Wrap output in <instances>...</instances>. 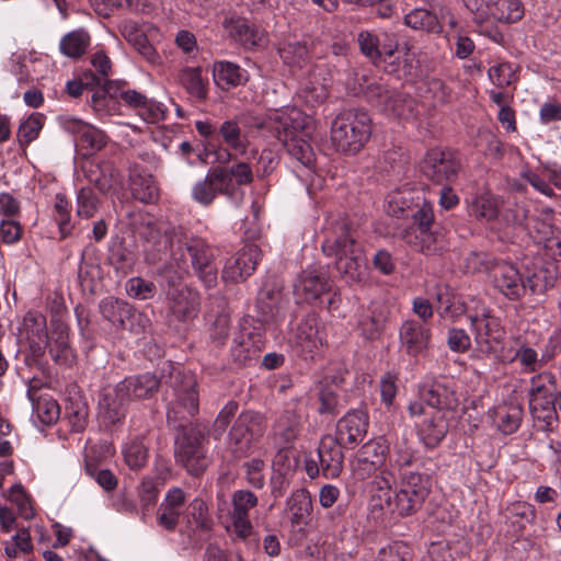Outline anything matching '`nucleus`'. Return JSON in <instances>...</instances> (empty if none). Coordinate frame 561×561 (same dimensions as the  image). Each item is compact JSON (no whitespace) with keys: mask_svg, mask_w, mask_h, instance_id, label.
<instances>
[{"mask_svg":"<svg viewBox=\"0 0 561 561\" xmlns=\"http://www.w3.org/2000/svg\"><path fill=\"white\" fill-rule=\"evenodd\" d=\"M169 371L168 378L162 375L159 380L154 375L146 373L137 376H130L117 383L118 391H123L129 399L146 400L150 399L159 390L161 382L168 388L164 400L168 403L167 417L170 422L185 420L193 416L198 411V393L196 390L197 381L190 371H184L180 366L171 362L165 363L162 371Z\"/></svg>","mask_w":561,"mask_h":561,"instance_id":"f257e3e1","label":"nucleus"},{"mask_svg":"<svg viewBox=\"0 0 561 561\" xmlns=\"http://www.w3.org/2000/svg\"><path fill=\"white\" fill-rule=\"evenodd\" d=\"M140 234L158 252H169L179 268L186 266V260L183 257V249H185L196 275L204 285L211 288L217 284L215 254L205 240L197 237L187 238L182 230L169 222L151 219L144 224Z\"/></svg>","mask_w":561,"mask_h":561,"instance_id":"f03ea898","label":"nucleus"},{"mask_svg":"<svg viewBox=\"0 0 561 561\" xmlns=\"http://www.w3.org/2000/svg\"><path fill=\"white\" fill-rule=\"evenodd\" d=\"M374 501L381 510L407 517L420 511L430 494V479L417 471L401 472L399 481L392 470H381L374 479Z\"/></svg>","mask_w":561,"mask_h":561,"instance_id":"7ed1b4c3","label":"nucleus"},{"mask_svg":"<svg viewBox=\"0 0 561 561\" xmlns=\"http://www.w3.org/2000/svg\"><path fill=\"white\" fill-rule=\"evenodd\" d=\"M256 128L268 129L285 147L286 151L304 167L314 161V152L310 145L316 130L314 119L296 107H284L270 111L256 124Z\"/></svg>","mask_w":561,"mask_h":561,"instance_id":"20e7f679","label":"nucleus"},{"mask_svg":"<svg viewBox=\"0 0 561 561\" xmlns=\"http://www.w3.org/2000/svg\"><path fill=\"white\" fill-rule=\"evenodd\" d=\"M321 248L325 256L335 257V268L346 283H358L365 278L364 250L350 232L345 220L341 219L335 222Z\"/></svg>","mask_w":561,"mask_h":561,"instance_id":"39448f33","label":"nucleus"},{"mask_svg":"<svg viewBox=\"0 0 561 561\" xmlns=\"http://www.w3.org/2000/svg\"><path fill=\"white\" fill-rule=\"evenodd\" d=\"M371 134V122L366 112L348 110L340 113L331 126L333 146L346 154L357 153Z\"/></svg>","mask_w":561,"mask_h":561,"instance_id":"423d86ee","label":"nucleus"},{"mask_svg":"<svg viewBox=\"0 0 561 561\" xmlns=\"http://www.w3.org/2000/svg\"><path fill=\"white\" fill-rule=\"evenodd\" d=\"M266 423L262 414L245 411L234 420L226 442L227 451L234 459L250 456L260 448Z\"/></svg>","mask_w":561,"mask_h":561,"instance_id":"0eeeda50","label":"nucleus"},{"mask_svg":"<svg viewBox=\"0 0 561 561\" xmlns=\"http://www.w3.org/2000/svg\"><path fill=\"white\" fill-rule=\"evenodd\" d=\"M554 390L556 380L550 374H540L530 379L529 410L535 419L543 422L547 430L557 421Z\"/></svg>","mask_w":561,"mask_h":561,"instance_id":"6e6552de","label":"nucleus"},{"mask_svg":"<svg viewBox=\"0 0 561 561\" xmlns=\"http://www.w3.org/2000/svg\"><path fill=\"white\" fill-rule=\"evenodd\" d=\"M206 444L205 432L198 426L186 428L176 440L178 461L193 476H199L208 466Z\"/></svg>","mask_w":561,"mask_h":561,"instance_id":"1a4fd4ad","label":"nucleus"},{"mask_svg":"<svg viewBox=\"0 0 561 561\" xmlns=\"http://www.w3.org/2000/svg\"><path fill=\"white\" fill-rule=\"evenodd\" d=\"M366 98L388 116L410 118L413 116L415 101L408 94L391 91L379 82H371L365 90Z\"/></svg>","mask_w":561,"mask_h":561,"instance_id":"9d476101","label":"nucleus"},{"mask_svg":"<svg viewBox=\"0 0 561 561\" xmlns=\"http://www.w3.org/2000/svg\"><path fill=\"white\" fill-rule=\"evenodd\" d=\"M259 504L257 496L250 490L240 489L231 494V510L228 512L227 529L237 539L247 540L254 528L250 519V512Z\"/></svg>","mask_w":561,"mask_h":561,"instance_id":"9b49d317","label":"nucleus"},{"mask_svg":"<svg viewBox=\"0 0 561 561\" xmlns=\"http://www.w3.org/2000/svg\"><path fill=\"white\" fill-rule=\"evenodd\" d=\"M492 278L495 287L507 298L517 299L526 291H542L546 285L539 284V274L535 273L527 284L522 279L518 270L511 263H496L492 266Z\"/></svg>","mask_w":561,"mask_h":561,"instance_id":"f8f14e48","label":"nucleus"},{"mask_svg":"<svg viewBox=\"0 0 561 561\" xmlns=\"http://www.w3.org/2000/svg\"><path fill=\"white\" fill-rule=\"evenodd\" d=\"M199 294L186 286L172 287L167 294L168 322L170 325L186 324L199 312Z\"/></svg>","mask_w":561,"mask_h":561,"instance_id":"ddd939ff","label":"nucleus"},{"mask_svg":"<svg viewBox=\"0 0 561 561\" xmlns=\"http://www.w3.org/2000/svg\"><path fill=\"white\" fill-rule=\"evenodd\" d=\"M332 284L329 275L321 268L308 267L302 271L295 284L294 295L299 302L312 304L330 293Z\"/></svg>","mask_w":561,"mask_h":561,"instance_id":"4468645a","label":"nucleus"},{"mask_svg":"<svg viewBox=\"0 0 561 561\" xmlns=\"http://www.w3.org/2000/svg\"><path fill=\"white\" fill-rule=\"evenodd\" d=\"M474 306L469 308L468 318L476 332V339L479 343H484L490 351L496 347L493 343H499L503 336V330L497 318L491 316L490 310L480 301L472 300Z\"/></svg>","mask_w":561,"mask_h":561,"instance_id":"2eb2a0df","label":"nucleus"},{"mask_svg":"<svg viewBox=\"0 0 561 561\" xmlns=\"http://www.w3.org/2000/svg\"><path fill=\"white\" fill-rule=\"evenodd\" d=\"M260 259L261 251L257 245H244L225 262L222 279L227 283H239L244 280L255 271Z\"/></svg>","mask_w":561,"mask_h":561,"instance_id":"dca6fc26","label":"nucleus"},{"mask_svg":"<svg viewBox=\"0 0 561 561\" xmlns=\"http://www.w3.org/2000/svg\"><path fill=\"white\" fill-rule=\"evenodd\" d=\"M460 164L450 152L433 149L422 161L423 174L435 183L451 182L457 178Z\"/></svg>","mask_w":561,"mask_h":561,"instance_id":"f3484780","label":"nucleus"},{"mask_svg":"<svg viewBox=\"0 0 561 561\" xmlns=\"http://www.w3.org/2000/svg\"><path fill=\"white\" fill-rule=\"evenodd\" d=\"M230 180L222 171V167L210 169L204 179L197 181L192 187V198L202 206H209L219 194L230 198Z\"/></svg>","mask_w":561,"mask_h":561,"instance_id":"a211bd4d","label":"nucleus"},{"mask_svg":"<svg viewBox=\"0 0 561 561\" xmlns=\"http://www.w3.org/2000/svg\"><path fill=\"white\" fill-rule=\"evenodd\" d=\"M388 446L381 438L371 439L364 444L357 451L352 469L358 479H366L383 466Z\"/></svg>","mask_w":561,"mask_h":561,"instance_id":"6ab92c4d","label":"nucleus"},{"mask_svg":"<svg viewBox=\"0 0 561 561\" xmlns=\"http://www.w3.org/2000/svg\"><path fill=\"white\" fill-rule=\"evenodd\" d=\"M61 127L76 137L78 144L90 153L101 150L107 144V137L103 130L73 116H61Z\"/></svg>","mask_w":561,"mask_h":561,"instance_id":"aec40b11","label":"nucleus"},{"mask_svg":"<svg viewBox=\"0 0 561 561\" xmlns=\"http://www.w3.org/2000/svg\"><path fill=\"white\" fill-rule=\"evenodd\" d=\"M102 316L114 327L137 331L135 324L144 328V317L133 307L118 298L106 297L100 304Z\"/></svg>","mask_w":561,"mask_h":561,"instance_id":"412c9836","label":"nucleus"},{"mask_svg":"<svg viewBox=\"0 0 561 561\" xmlns=\"http://www.w3.org/2000/svg\"><path fill=\"white\" fill-rule=\"evenodd\" d=\"M128 398L118 386L113 390L103 392L99 399V420L102 426L111 428L121 424L127 412Z\"/></svg>","mask_w":561,"mask_h":561,"instance_id":"4be33fe9","label":"nucleus"},{"mask_svg":"<svg viewBox=\"0 0 561 561\" xmlns=\"http://www.w3.org/2000/svg\"><path fill=\"white\" fill-rule=\"evenodd\" d=\"M367 416L362 411H353L344 415L336 425V442L344 448H353L362 442L367 433Z\"/></svg>","mask_w":561,"mask_h":561,"instance_id":"5701e85b","label":"nucleus"},{"mask_svg":"<svg viewBox=\"0 0 561 561\" xmlns=\"http://www.w3.org/2000/svg\"><path fill=\"white\" fill-rule=\"evenodd\" d=\"M282 285L266 284L259 293L256 311L261 322L276 321L284 311L286 300L282 293Z\"/></svg>","mask_w":561,"mask_h":561,"instance_id":"b1692460","label":"nucleus"},{"mask_svg":"<svg viewBox=\"0 0 561 561\" xmlns=\"http://www.w3.org/2000/svg\"><path fill=\"white\" fill-rule=\"evenodd\" d=\"M342 448L343 446L332 436H325L321 439L317 456L324 478L334 479L342 472L344 461Z\"/></svg>","mask_w":561,"mask_h":561,"instance_id":"393cba45","label":"nucleus"},{"mask_svg":"<svg viewBox=\"0 0 561 561\" xmlns=\"http://www.w3.org/2000/svg\"><path fill=\"white\" fill-rule=\"evenodd\" d=\"M419 398L425 401L428 408L437 410H453L458 405L455 391L446 383L439 381L422 385L419 389Z\"/></svg>","mask_w":561,"mask_h":561,"instance_id":"a878e982","label":"nucleus"},{"mask_svg":"<svg viewBox=\"0 0 561 561\" xmlns=\"http://www.w3.org/2000/svg\"><path fill=\"white\" fill-rule=\"evenodd\" d=\"M289 520L295 527L309 525L313 510L310 493L305 489L295 491L287 500Z\"/></svg>","mask_w":561,"mask_h":561,"instance_id":"bb28decb","label":"nucleus"},{"mask_svg":"<svg viewBox=\"0 0 561 561\" xmlns=\"http://www.w3.org/2000/svg\"><path fill=\"white\" fill-rule=\"evenodd\" d=\"M224 28L229 37L248 48L260 45L262 41L260 32L239 16L226 19Z\"/></svg>","mask_w":561,"mask_h":561,"instance_id":"cd10ccee","label":"nucleus"},{"mask_svg":"<svg viewBox=\"0 0 561 561\" xmlns=\"http://www.w3.org/2000/svg\"><path fill=\"white\" fill-rule=\"evenodd\" d=\"M213 79L224 90L236 88L247 82V71L231 61L220 60L213 65Z\"/></svg>","mask_w":561,"mask_h":561,"instance_id":"c85d7f7f","label":"nucleus"},{"mask_svg":"<svg viewBox=\"0 0 561 561\" xmlns=\"http://www.w3.org/2000/svg\"><path fill=\"white\" fill-rule=\"evenodd\" d=\"M130 191L133 196L142 203H152L159 195L153 176L137 167L130 171Z\"/></svg>","mask_w":561,"mask_h":561,"instance_id":"c756f323","label":"nucleus"},{"mask_svg":"<svg viewBox=\"0 0 561 561\" xmlns=\"http://www.w3.org/2000/svg\"><path fill=\"white\" fill-rule=\"evenodd\" d=\"M23 330L31 351H41L47 342L46 318L43 313L30 310L23 319Z\"/></svg>","mask_w":561,"mask_h":561,"instance_id":"7c9ffc66","label":"nucleus"},{"mask_svg":"<svg viewBox=\"0 0 561 561\" xmlns=\"http://www.w3.org/2000/svg\"><path fill=\"white\" fill-rule=\"evenodd\" d=\"M524 14L519 0H490L488 24L491 22L514 23Z\"/></svg>","mask_w":561,"mask_h":561,"instance_id":"2f4dec72","label":"nucleus"},{"mask_svg":"<svg viewBox=\"0 0 561 561\" xmlns=\"http://www.w3.org/2000/svg\"><path fill=\"white\" fill-rule=\"evenodd\" d=\"M90 182L103 193L116 192L122 183L117 169L111 162H102L90 170Z\"/></svg>","mask_w":561,"mask_h":561,"instance_id":"473e14b6","label":"nucleus"},{"mask_svg":"<svg viewBox=\"0 0 561 561\" xmlns=\"http://www.w3.org/2000/svg\"><path fill=\"white\" fill-rule=\"evenodd\" d=\"M27 396L32 402L34 413L43 424L50 425L58 420L59 405L50 396L46 393L37 394V391L32 388L28 389Z\"/></svg>","mask_w":561,"mask_h":561,"instance_id":"72a5a7b5","label":"nucleus"},{"mask_svg":"<svg viewBox=\"0 0 561 561\" xmlns=\"http://www.w3.org/2000/svg\"><path fill=\"white\" fill-rule=\"evenodd\" d=\"M430 332L413 320H408L400 328L401 345L408 350L423 351L428 347Z\"/></svg>","mask_w":561,"mask_h":561,"instance_id":"f704fd0d","label":"nucleus"},{"mask_svg":"<svg viewBox=\"0 0 561 561\" xmlns=\"http://www.w3.org/2000/svg\"><path fill=\"white\" fill-rule=\"evenodd\" d=\"M447 423L439 411H434L430 417L425 419L420 425V435L424 444L430 447H436L447 433Z\"/></svg>","mask_w":561,"mask_h":561,"instance_id":"c9c22d12","label":"nucleus"},{"mask_svg":"<svg viewBox=\"0 0 561 561\" xmlns=\"http://www.w3.org/2000/svg\"><path fill=\"white\" fill-rule=\"evenodd\" d=\"M404 23L407 26L416 31L435 34L442 32L440 20L437 13L423 8H416L410 11L404 16Z\"/></svg>","mask_w":561,"mask_h":561,"instance_id":"e433bc0d","label":"nucleus"},{"mask_svg":"<svg viewBox=\"0 0 561 561\" xmlns=\"http://www.w3.org/2000/svg\"><path fill=\"white\" fill-rule=\"evenodd\" d=\"M180 82L186 92L196 100L204 101L208 93V81L202 77L199 67H186L180 72Z\"/></svg>","mask_w":561,"mask_h":561,"instance_id":"4c0bfd02","label":"nucleus"},{"mask_svg":"<svg viewBox=\"0 0 561 561\" xmlns=\"http://www.w3.org/2000/svg\"><path fill=\"white\" fill-rule=\"evenodd\" d=\"M262 323L253 318L243 320L240 331V346L243 351H261L265 347Z\"/></svg>","mask_w":561,"mask_h":561,"instance_id":"58836bf2","label":"nucleus"},{"mask_svg":"<svg viewBox=\"0 0 561 561\" xmlns=\"http://www.w3.org/2000/svg\"><path fill=\"white\" fill-rule=\"evenodd\" d=\"M499 213L500 201L489 192L478 194L469 204V214L479 220H494Z\"/></svg>","mask_w":561,"mask_h":561,"instance_id":"ea45409f","label":"nucleus"},{"mask_svg":"<svg viewBox=\"0 0 561 561\" xmlns=\"http://www.w3.org/2000/svg\"><path fill=\"white\" fill-rule=\"evenodd\" d=\"M414 461V450L405 437L397 438L392 454L389 458V468L385 470H392L396 476H401V472H410V467Z\"/></svg>","mask_w":561,"mask_h":561,"instance_id":"a19ab883","label":"nucleus"},{"mask_svg":"<svg viewBox=\"0 0 561 561\" xmlns=\"http://www.w3.org/2000/svg\"><path fill=\"white\" fill-rule=\"evenodd\" d=\"M222 171L230 180L229 195L230 199H238L243 196V192L239 188L248 185L253 181V172L251 167L245 162L232 164L230 168H224Z\"/></svg>","mask_w":561,"mask_h":561,"instance_id":"79ce46f5","label":"nucleus"},{"mask_svg":"<svg viewBox=\"0 0 561 561\" xmlns=\"http://www.w3.org/2000/svg\"><path fill=\"white\" fill-rule=\"evenodd\" d=\"M322 69L316 66L311 72V80L304 84L301 93L311 106L322 103L328 98V79L322 77Z\"/></svg>","mask_w":561,"mask_h":561,"instance_id":"37998d69","label":"nucleus"},{"mask_svg":"<svg viewBox=\"0 0 561 561\" xmlns=\"http://www.w3.org/2000/svg\"><path fill=\"white\" fill-rule=\"evenodd\" d=\"M463 7L471 13L473 22L481 32L490 36L494 42H501L502 34L494 30H488V12L490 0H461Z\"/></svg>","mask_w":561,"mask_h":561,"instance_id":"c03bdc74","label":"nucleus"},{"mask_svg":"<svg viewBox=\"0 0 561 561\" xmlns=\"http://www.w3.org/2000/svg\"><path fill=\"white\" fill-rule=\"evenodd\" d=\"M65 415L73 432H82L88 425L89 409L85 400L80 397H71L65 405Z\"/></svg>","mask_w":561,"mask_h":561,"instance_id":"a18cd8bd","label":"nucleus"},{"mask_svg":"<svg viewBox=\"0 0 561 561\" xmlns=\"http://www.w3.org/2000/svg\"><path fill=\"white\" fill-rule=\"evenodd\" d=\"M90 45V35L83 30H75L66 34L59 44L61 54L70 58L81 57Z\"/></svg>","mask_w":561,"mask_h":561,"instance_id":"49530a36","label":"nucleus"},{"mask_svg":"<svg viewBox=\"0 0 561 561\" xmlns=\"http://www.w3.org/2000/svg\"><path fill=\"white\" fill-rule=\"evenodd\" d=\"M125 463L131 470H140L148 461V448L142 439L136 437L125 444L122 449Z\"/></svg>","mask_w":561,"mask_h":561,"instance_id":"de8ad7c7","label":"nucleus"},{"mask_svg":"<svg viewBox=\"0 0 561 561\" xmlns=\"http://www.w3.org/2000/svg\"><path fill=\"white\" fill-rule=\"evenodd\" d=\"M224 142L232 150L243 153L248 147V138L236 121H226L219 128Z\"/></svg>","mask_w":561,"mask_h":561,"instance_id":"09e8293b","label":"nucleus"},{"mask_svg":"<svg viewBox=\"0 0 561 561\" xmlns=\"http://www.w3.org/2000/svg\"><path fill=\"white\" fill-rule=\"evenodd\" d=\"M44 116L35 113L24 119L18 129V141L21 146H27L38 138L41 130L44 126Z\"/></svg>","mask_w":561,"mask_h":561,"instance_id":"8fccbe9b","label":"nucleus"},{"mask_svg":"<svg viewBox=\"0 0 561 561\" xmlns=\"http://www.w3.org/2000/svg\"><path fill=\"white\" fill-rule=\"evenodd\" d=\"M278 53L283 61L290 67L302 68L309 58L306 45L299 42L284 44L278 49Z\"/></svg>","mask_w":561,"mask_h":561,"instance_id":"3c124183","label":"nucleus"},{"mask_svg":"<svg viewBox=\"0 0 561 561\" xmlns=\"http://www.w3.org/2000/svg\"><path fill=\"white\" fill-rule=\"evenodd\" d=\"M300 432V419L293 412H286L279 417L275 425V434L279 436L285 444L293 443Z\"/></svg>","mask_w":561,"mask_h":561,"instance_id":"603ef678","label":"nucleus"},{"mask_svg":"<svg viewBox=\"0 0 561 561\" xmlns=\"http://www.w3.org/2000/svg\"><path fill=\"white\" fill-rule=\"evenodd\" d=\"M101 202L90 187H82L77 195V215L84 219L95 216Z\"/></svg>","mask_w":561,"mask_h":561,"instance_id":"864d4df0","label":"nucleus"},{"mask_svg":"<svg viewBox=\"0 0 561 561\" xmlns=\"http://www.w3.org/2000/svg\"><path fill=\"white\" fill-rule=\"evenodd\" d=\"M413 193L409 190L394 191L389 194L387 198V213L394 217L404 216L405 211L410 210L413 204Z\"/></svg>","mask_w":561,"mask_h":561,"instance_id":"5fc2aeb1","label":"nucleus"},{"mask_svg":"<svg viewBox=\"0 0 561 561\" xmlns=\"http://www.w3.org/2000/svg\"><path fill=\"white\" fill-rule=\"evenodd\" d=\"M500 431L504 434H512L517 431L520 425L523 410L518 405L502 408L497 411Z\"/></svg>","mask_w":561,"mask_h":561,"instance_id":"6e6d98bb","label":"nucleus"},{"mask_svg":"<svg viewBox=\"0 0 561 561\" xmlns=\"http://www.w3.org/2000/svg\"><path fill=\"white\" fill-rule=\"evenodd\" d=\"M85 471L90 477L94 478L98 484L105 491H112L117 486V478L115 474L108 469H99L96 463L89 456H87L85 459Z\"/></svg>","mask_w":561,"mask_h":561,"instance_id":"4d7b16f0","label":"nucleus"},{"mask_svg":"<svg viewBox=\"0 0 561 561\" xmlns=\"http://www.w3.org/2000/svg\"><path fill=\"white\" fill-rule=\"evenodd\" d=\"M245 481L255 489H262L265 483V462L261 458H252L242 465Z\"/></svg>","mask_w":561,"mask_h":561,"instance_id":"13d9d810","label":"nucleus"},{"mask_svg":"<svg viewBox=\"0 0 561 561\" xmlns=\"http://www.w3.org/2000/svg\"><path fill=\"white\" fill-rule=\"evenodd\" d=\"M488 76L493 84L504 88L516 80L513 66L508 62H497L489 68Z\"/></svg>","mask_w":561,"mask_h":561,"instance_id":"bf43d9fd","label":"nucleus"},{"mask_svg":"<svg viewBox=\"0 0 561 561\" xmlns=\"http://www.w3.org/2000/svg\"><path fill=\"white\" fill-rule=\"evenodd\" d=\"M54 209L60 234L62 238H66L70 234L72 227L70 225V205L65 195H56Z\"/></svg>","mask_w":561,"mask_h":561,"instance_id":"052dcab7","label":"nucleus"},{"mask_svg":"<svg viewBox=\"0 0 561 561\" xmlns=\"http://www.w3.org/2000/svg\"><path fill=\"white\" fill-rule=\"evenodd\" d=\"M385 318L380 313H376L375 310H370L365 313L359 321V329L368 340H374L379 336L380 331L383 327Z\"/></svg>","mask_w":561,"mask_h":561,"instance_id":"680f3d73","label":"nucleus"},{"mask_svg":"<svg viewBox=\"0 0 561 561\" xmlns=\"http://www.w3.org/2000/svg\"><path fill=\"white\" fill-rule=\"evenodd\" d=\"M298 345L302 351H313L322 346L321 339L318 336V331L308 321L298 327Z\"/></svg>","mask_w":561,"mask_h":561,"instance_id":"e2e57ef3","label":"nucleus"},{"mask_svg":"<svg viewBox=\"0 0 561 561\" xmlns=\"http://www.w3.org/2000/svg\"><path fill=\"white\" fill-rule=\"evenodd\" d=\"M416 207L417 209L412 214L413 222L417 226L422 236L431 238L428 232L434 221L433 207L425 201L422 204H416Z\"/></svg>","mask_w":561,"mask_h":561,"instance_id":"0e129e2a","label":"nucleus"},{"mask_svg":"<svg viewBox=\"0 0 561 561\" xmlns=\"http://www.w3.org/2000/svg\"><path fill=\"white\" fill-rule=\"evenodd\" d=\"M238 411V403L236 401H229L218 413L214 425L213 433L216 438H220L226 432L228 425L236 416Z\"/></svg>","mask_w":561,"mask_h":561,"instance_id":"69168bd1","label":"nucleus"},{"mask_svg":"<svg viewBox=\"0 0 561 561\" xmlns=\"http://www.w3.org/2000/svg\"><path fill=\"white\" fill-rule=\"evenodd\" d=\"M126 291L133 298L145 300L154 295L156 286L141 277H134L127 282Z\"/></svg>","mask_w":561,"mask_h":561,"instance_id":"338daca9","label":"nucleus"},{"mask_svg":"<svg viewBox=\"0 0 561 561\" xmlns=\"http://www.w3.org/2000/svg\"><path fill=\"white\" fill-rule=\"evenodd\" d=\"M409 557V548L404 543L393 542L379 550L376 561H408Z\"/></svg>","mask_w":561,"mask_h":561,"instance_id":"774afa93","label":"nucleus"}]
</instances>
